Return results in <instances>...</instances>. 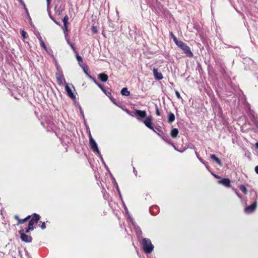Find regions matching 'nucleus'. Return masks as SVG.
<instances>
[{
  "instance_id": "14",
  "label": "nucleus",
  "mask_w": 258,
  "mask_h": 258,
  "mask_svg": "<svg viewBox=\"0 0 258 258\" xmlns=\"http://www.w3.org/2000/svg\"><path fill=\"white\" fill-rule=\"evenodd\" d=\"M98 79H100L101 81L105 82L107 81L108 77L106 74L101 73L98 75Z\"/></svg>"
},
{
  "instance_id": "30",
  "label": "nucleus",
  "mask_w": 258,
  "mask_h": 258,
  "mask_svg": "<svg viewBox=\"0 0 258 258\" xmlns=\"http://www.w3.org/2000/svg\"><path fill=\"white\" fill-rule=\"evenodd\" d=\"M156 113L158 116H160L161 115L159 109L158 107H156Z\"/></svg>"
},
{
  "instance_id": "37",
  "label": "nucleus",
  "mask_w": 258,
  "mask_h": 258,
  "mask_svg": "<svg viewBox=\"0 0 258 258\" xmlns=\"http://www.w3.org/2000/svg\"><path fill=\"white\" fill-rule=\"evenodd\" d=\"M134 173L135 174V175H137V170L135 169V168H134Z\"/></svg>"
},
{
  "instance_id": "17",
  "label": "nucleus",
  "mask_w": 258,
  "mask_h": 258,
  "mask_svg": "<svg viewBox=\"0 0 258 258\" xmlns=\"http://www.w3.org/2000/svg\"><path fill=\"white\" fill-rule=\"evenodd\" d=\"M121 94L123 96H128L130 95V92L126 88H123L121 90Z\"/></svg>"
},
{
  "instance_id": "32",
  "label": "nucleus",
  "mask_w": 258,
  "mask_h": 258,
  "mask_svg": "<svg viewBox=\"0 0 258 258\" xmlns=\"http://www.w3.org/2000/svg\"><path fill=\"white\" fill-rule=\"evenodd\" d=\"M50 1L51 0H46V2H47V8H48L49 7V6L50 5Z\"/></svg>"
},
{
  "instance_id": "31",
  "label": "nucleus",
  "mask_w": 258,
  "mask_h": 258,
  "mask_svg": "<svg viewBox=\"0 0 258 258\" xmlns=\"http://www.w3.org/2000/svg\"><path fill=\"white\" fill-rule=\"evenodd\" d=\"M41 228L42 229H44L46 228L45 223L44 222L42 223L41 225Z\"/></svg>"
},
{
  "instance_id": "42",
  "label": "nucleus",
  "mask_w": 258,
  "mask_h": 258,
  "mask_svg": "<svg viewBox=\"0 0 258 258\" xmlns=\"http://www.w3.org/2000/svg\"><path fill=\"white\" fill-rule=\"evenodd\" d=\"M214 176H215L216 177H217V178H219V176H217V175H214Z\"/></svg>"
},
{
  "instance_id": "19",
  "label": "nucleus",
  "mask_w": 258,
  "mask_h": 258,
  "mask_svg": "<svg viewBox=\"0 0 258 258\" xmlns=\"http://www.w3.org/2000/svg\"><path fill=\"white\" fill-rule=\"evenodd\" d=\"M174 120H175V115L173 113H171L170 114H169V116H168V122L169 123H171L173 121H174Z\"/></svg>"
},
{
  "instance_id": "4",
  "label": "nucleus",
  "mask_w": 258,
  "mask_h": 258,
  "mask_svg": "<svg viewBox=\"0 0 258 258\" xmlns=\"http://www.w3.org/2000/svg\"><path fill=\"white\" fill-rule=\"evenodd\" d=\"M89 144L90 145L91 148L92 149L93 151L98 155H100V151L98 149V146L96 142L93 139L91 135L89 134Z\"/></svg>"
},
{
  "instance_id": "23",
  "label": "nucleus",
  "mask_w": 258,
  "mask_h": 258,
  "mask_svg": "<svg viewBox=\"0 0 258 258\" xmlns=\"http://www.w3.org/2000/svg\"><path fill=\"white\" fill-rule=\"evenodd\" d=\"M18 1L20 3V4L23 6V8H24V10H25L26 12L28 13V10L26 7V5H25L24 2H23V0H18Z\"/></svg>"
},
{
  "instance_id": "12",
  "label": "nucleus",
  "mask_w": 258,
  "mask_h": 258,
  "mask_svg": "<svg viewBox=\"0 0 258 258\" xmlns=\"http://www.w3.org/2000/svg\"><path fill=\"white\" fill-rule=\"evenodd\" d=\"M66 91L67 93V94L72 99H75V96L74 95V94L73 93L71 88L69 87V86H68V85H67L66 86Z\"/></svg>"
},
{
  "instance_id": "8",
  "label": "nucleus",
  "mask_w": 258,
  "mask_h": 258,
  "mask_svg": "<svg viewBox=\"0 0 258 258\" xmlns=\"http://www.w3.org/2000/svg\"><path fill=\"white\" fill-rule=\"evenodd\" d=\"M256 206H257V203H256V202L255 201L253 204L247 207L244 209V211L245 213H246L247 214L251 213L255 210V209L256 208Z\"/></svg>"
},
{
  "instance_id": "7",
  "label": "nucleus",
  "mask_w": 258,
  "mask_h": 258,
  "mask_svg": "<svg viewBox=\"0 0 258 258\" xmlns=\"http://www.w3.org/2000/svg\"><path fill=\"white\" fill-rule=\"evenodd\" d=\"M19 233L20 234V238L21 239L25 242H31L32 240V238L31 236L26 235L24 232H21V231H19Z\"/></svg>"
},
{
  "instance_id": "29",
  "label": "nucleus",
  "mask_w": 258,
  "mask_h": 258,
  "mask_svg": "<svg viewBox=\"0 0 258 258\" xmlns=\"http://www.w3.org/2000/svg\"><path fill=\"white\" fill-rule=\"evenodd\" d=\"M40 42V45L43 48H44L45 49H46V46L44 44V42H43V41H41V42Z\"/></svg>"
},
{
  "instance_id": "27",
  "label": "nucleus",
  "mask_w": 258,
  "mask_h": 258,
  "mask_svg": "<svg viewBox=\"0 0 258 258\" xmlns=\"http://www.w3.org/2000/svg\"><path fill=\"white\" fill-rule=\"evenodd\" d=\"M30 230H33L32 229H29V227L28 226L27 228H26L25 230H23V232H25L26 233H29Z\"/></svg>"
},
{
  "instance_id": "13",
  "label": "nucleus",
  "mask_w": 258,
  "mask_h": 258,
  "mask_svg": "<svg viewBox=\"0 0 258 258\" xmlns=\"http://www.w3.org/2000/svg\"><path fill=\"white\" fill-rule=\"evenodd\" d=\"M69 20V17L67 15H66L63 19V23L64 25V33L66 34V32L68 31V23Z\"/></svg>"
},
{
  "instance_id": "18",
  "label": "nucleus",
  "mask_w": 258,
  "mask_h": 258,
  "mask_svg": "<svg viewBox=\"0 0 258 258\" xmlns=\"http://www.w3.org/2000/svg\"><path fill=\"white\" fill-rule=\"evenodd\" d=\"M178 134V130L177 128H173L171 130V136L172 138L176 137Z\"/></svg>"
},
{
  "instance_id": "3",
  "label": "nucleus",
  "mask_w": 258,
  "mask_h": 258,
  "mask_svg": "<svg viewBox=\"0 0 258 258\" xmlns=\"http://www.w3.org/2000/svg\"><path fill=\"white\" fill-rule=\"evenodd\" d=\"M40 219V216L37 214L34 213L33 215V217H32L31 219L29 222L28 226L29 227V229H34V225L37 224L38 221Z\"/></svg>"
},
{
  "instance_id": "41",
  "label": "nucleus",
  "mask_w": 258,
  "mask_h": 258,
  "mask_svg": "<svg viewBox=\"0 0 258 258\" xmlns=\"http://www.w3.org/2000/svg\"><path fill=\"white\" fill-rule=\"evenodd\" d=\"M84 72H85L87 75H88L89 76H90V75H88V74L87 73V71L85 70V69H84Z\"/></svg>"
},
{
  "instance_id": "33",
  "label": "nucleus",
  "mask_w": 258,
  "mask_h": 258,
  "mask_svg": "<svg viewBox=\"0 0 258 258\" xmlns=\"http://www.w3.org/2000/svg\"><path fill=\"white\" fill-rule=\"evenodd\" d=\"M254 170L255 172L258 174V165L255 166Z\"/></svg>"
},
{
  "instance_id": "10",
  "label": "nucleus",
  "mask_w": 258,
  "mask_h": 258,
  "mask_svg": "<svg viewBox=\"0 0 258 258\" xmlns=\"http://www.w3.org/2000/svg\"><path fill=\"white\" fill-rule=\"evenodd\" d=\"M153 75L156 79L158 80H160L163 79V76L161 72L158 71V69L154 68L153 69Z\"/></svg>"
},
{
  "instance_id": "26",
  "label": "nucleus",
  "mask_w": 258,
  "mask_h": 258,
  "mask_svg": "<svg viewBox=\"0 0 258 258\" xmlns=\"http://www.w3.org/2000/svg\"><path fill=\"white\" fill-rule=\"evenodd\" d=\"M76 58L79 62H82V61H83V59H82V57H81L80 56H79L78 55H77L76 56Z\"/></svg>"
},
{
  "instance_id": "11",
  "label": "nucleus",
  "mask_w": 258,
  "mask_h": 258,
  "mask_svg": "<svg viewBox=\"0 0 258 258\" xmlns=\"http://www.w3.org/2000/svg\"><path fill=\"white\" fill-rule=\"evenodd\" d=\"M218 183L223 184L226 187L230 186V180L228 178H223L222 180L218 181Z\"/></svg>"
},
{
  "instance_id": "9",
  "label": "nucleus",
  "mask_w": 258,
  "mask_h": 258,
  "mask_svg": "<svg viewBox=\"0 0 258 258\" xmlns=\"http://www.w3.org/2000/svg\"><path fill=\"white\" fill-rule=\"evenodd\" d=\"M143 122L146 126H147L150 129L154 131V126L152 122L151 116L148 117Z\"/></svg>"
},
{
  "instance_id": "40",
  "label": "nucleus",
  "mask_w": 258,
  "mask_h": 258,
  "mask_svg": "<svg viewBox=\"0 0 258 258\" xmlns=\"http://www.w3.org/2000/svg\"><path fill=\"white\" fill-rule=\"evenodd\" d=\"M196 156L197 157L199 158H200L199 156V154H198V153L196 151Z\"/></svg>"
},
{
  "instance_id": "20",
  "label": "nucleus",
  "mask_w": 258,
  "mask_h": 258,
  "mask_svg": "<svg viewBox=\"0 0 258 258\" xmlns=\"http://www.w3.org/2000/svg\"><path fill=\"white\" fill-rule=\"evenodd\" d=\"M31 217V216L29 215L26 218L23 219H19L18 224H22L27 221Z\"/></svg>"
},
{
  "instance_id": "25",
  "label": "nucleus",
  "mask_w": 258,
  "mask_h": 258,
  "mask_svg": "<svg viewBox=\"0 0 258 258\" xmlns=\"http://www.w3.org/2000/svg\"><path fill=\"white\" fill-rule=\"evenodd\" d=\"M66 38H67V37H66ZM67 39V43H68V44L71 46V48H72L74 51H75V47H74V45H73L72 43H70V41H69V39Z\"/></svg>"
},
{
  "instance_id": "34",
  "label": "nucleus",
  "mask_w": 258,
  "mask_h": 258,
  "mask_svg": "<svg viewBox=\"0 0 258 258\" xmlns=\"http://www.w3.org/2000/svg\"><path fill=\"white\" fill-rule=\"evenodd\" d=\"M15 219L19 222V219H20L17 215L15 216Z\"/></svg>"
},
{
  "instance_id": "21",
  "label": "nucleus",
  "mask_w": 258,
  "mask_h": 258,
  "mask_svg": "<svg viewBox=\"0 0 258 258\" xmlns=\"http://www.w3.org/2000/svg\"><path fill=\"white\" fill-rule=\"evenodd\" d=\"M239 188L244 194H246L247 189L244 185H241L239 187Z\"/></svg>"
},
{
  "instance_id": "1",
  "label": "nucleus",
  "mask_w": 258,
  "mask_h": 258,
  "mask_svg": "<svg viewBox=\"0 0 258 258\" xmlns=\"http://www.w3.org/2000/svg\"><path fill=\"white\" fill-rule=\"evenodd\" d=\"M141 244L145 253H150L153 251L154 245L152 244L151 241L149 239L143 238Z\"/></svg>"
},
{
  "instance_id": "24",
  "label": "nucleus",
  "mask_w": 258,
  "mask_h": 258,
  "mask_svg": "<svg viewBox=\"0 0 258 258\" xmlns=\"http://www.w3.org/2000/svg\"><path fill=\"white\" fill-rule=\"evenodd\" d=\"M171 37H172L174 42L177 44V42H179L180 41H178L177 38L173 35L172 33H171Z\"/></svg>"
},
{
  "instance_id": "36",
  "label": "nucleus",
  "mask_w": 258,
  "mask_h": 258,
  "mask_svg": "<svg viewBox=\"0 0 258 258\" xmlns=\"http://www.w3.org/2000/svg\"><path fill=\"white\" fill-rule=\"evenodd\" d=\"M199 160H200L202 163H203V164H204V162L202 158H199Z\"/></svg>"
},
{
  "instance_id": "6",
  "label": "nucleus",
  "mask_w": 258,
  "mask_h": 258,
  "mask_svg": "<svg viewBox=\"0 0 258 258\" xmlns=\"http://www.w3.org/2000/svg\"><path fill=\"white\" fill-rule=\"evenodd\" d=\"M134 113L138 120L145 117L147 115L146 112L145 110H136Z\"/></svg>"
},
{
  "instance_id": "22",
  "label": "nucleus",
  "mask_w": 258,
  "mask_h": 258,
  "mask_svg": "<svg viewBox=\"0 0 258 258\" xmlns=\"http://www.w3.org/2000/svg\"><path fill=\"white\" fill-rule=\"evenodd\" d=\"M20 32H21L22 36L23 37V38L25 39L27 37V34L25 31H24L23 30H20Z\"/></svg>"
},
{
  "instance_id": "38",
  "label": "nucleus",
  "mask_w": 258,
  "mask_h": 258,
  "mask_svg": "<svg viewBox=\"0 0 258 258\" xmlns=\"http://www.w3.org/2000/svg\"><path fill=\"white\" fill-rule=\"evenodd\" d=\"M40 42H41V41H43L42 39V38L40 36H39V37H38Z\"/></svg>"
},
{
  "instance_id": "43",
  "label": "nucleus",
  "mask_w": 258,
  "mask_h": 258,
  "mask_svg": "<svg viewBox=\"0 0 258 258\" xmlns=\"http://www.w3.org/2000/svg\"><path fill=\"white\" fill-rule=\"evenodd\" d=\"M117 190H118V187H117ZM118 191L119 194H120L119 191V190H118Z\"/></svg>"
},
{
  "instance_id": "16",
  "label": "nucleus",
  "mask_w": 258,
  "mask_h": 258,
  "mask_svg": "<svg viewBox=\"0 0 258 258\" xmlns=\"http://www.w3.org/2000/svg\"><path fill=\"white\" fill-rule=\"evenodd\" d=\"M210 157L213 160L215 161L219 165L222 166V162L221 160L218 157H217L214 154L211 155Z\"/></svg>"
},
{
  "instance_id": "39",
  "label": "nucleus",
  "mask_w": 258,
  "mask_h": 258,
  "mask_svg": "<svg viewBox=\"0 0 258 258\" xmlns=\"http://www.w3.org/2000/svg\"><path fill=\"white\" fill-rule=\"evenodd\" d=\"M255 146L257 149H258V142L255 143Z\"/></svg>"
},
{
  "instance_id": "35",
  "label": "nucleus",
  "mask_w": 258,
  "mask_h": 258,
  "mask_svg": "<svg viewBox=\"0 0 258 258\" xmlns=\"http://www.w3.org/2000/svg\"><path fill=\"white\" fill-rule=\"evenodd\" d=\"M92 31H93L94 33H96V32H97V31H96V29H95V28L94 27H93L92 28Z\"/></svg>"
},
{
  "instance_id": "2",
  "label": "nucleus",
  "mask_w": 258,
  "mask_h": 258,
  "mask_svg": "<svg viewBox=\"0 0 258 258\" xmlns=\"http://www.w3.org/2000/svg\"><path fill=\"white\" fill-rule=\"evenodd\" d=\"M179 47H180L185 53L188 56H192L193 53L191 51L190 49L188 46L186 44L183 43V42L180 41L179 42H177L176 44Z\"/></svg>"
},
{
  "instance_id": "15",
  "label": "nucleus",
  "mask_w": 258,
  "mask_h": 258,
  "mask_svg": "<svg viewBox=\"0 0 258 258\" xmlns=\"http://www.w3.org/2000/svg\"><path fill=\"white\" fill-rule=\"evenodd\" d=\"M89 78L92 79L93 81V82L101 89V90L106 94H107V93L106 92V90L104 88L103 86L101 84H100L94 78L92 77L91 76H89Z\"/></svg>"
},
{
  "instance_id": "5",
  "label": "nucleus",
  "mask_w": 258,
  "mask_h": 258,
  "mask_svg": "<svg viewBox=\"0 0 258 258\" xmlns=\"http://www.w3.org/2000/svg\"><path fill=\"white\" fill-rule=\"evenodd\" d=\"M55 76L57 83L59 85H62L63 83L65 82V79L63 77L62 72L61 70H58L57 72L55 74Z\"/></svg>"
},
{
  "instance_id": "28",
  "label": "nucleus",
  "mask_w": 258,
  "mask_h": 258,
  "mask_svg": "<svg viewBox=\"0 0 258 258\" xmlns=\"http://www.w3.org/2000/svg\"><path fill=\"white\" fill-rule=\"evenodd\" d=\"M175 94L177 98L178 99H181V96L180 95V93L178 91H175Z\"/></svg>"
}]
</instances>
